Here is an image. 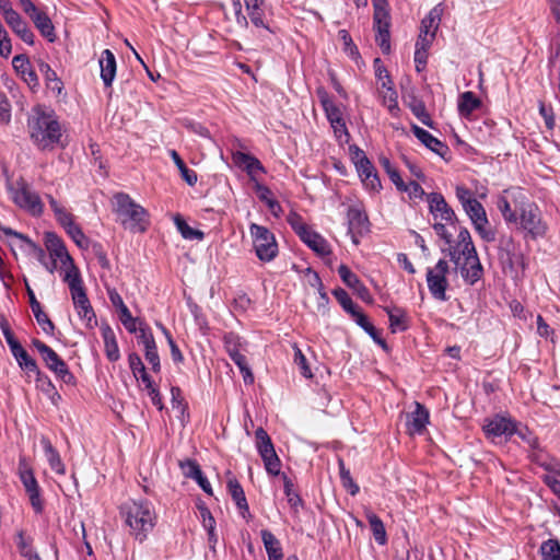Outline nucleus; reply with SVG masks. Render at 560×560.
Listing matches in <instances>:
<instances>
[{
	"instance_id": "10",
	"label": "nucleus",
	"mask_w": 560,
	"mask_h": 560,
	"mask_svg": "<svg viewBox=\"0 0 560 560\" xmlns=\"http://www.w3.org/2000/svg\"><path fill=\"white\" fill-rule=\"evenodd\" d=\"M527 198L521 188H510L505 189L498 197L495 205L504 221L508 224H513V222L517 221L521 206H523Z\"/></svg>"
},
{
	"instance_id": "22",
	"label": "nucleus",
	"mask_w": 560,
	"mask_h": 560,
	"mask_svg": "<svg viewBox=\"0 0 560 560\" xmlns=\"http://www.w3.org/2000/svg\"><path fill=\"white\" fill-rule=\"evenodd\" d=\"M98 63L101 68V79L104 86L107 89L112 88L117 69L116 58L113 51L109 49L103 50Z\"/></svg>"
},
{
	"instance_id": "9",
	"label": "nucleus",
	"mask_w": 560,
	"mask_h": 560,
	"mask_svg": "<svg viewBox=\"0 0 560 560\" xmlns=\"http://www.w3.org/2000/svg\"><path fill=\"white\" fill-rule=\"evenodd\" d=\"M513 224L534 238L544 236L547 230L546 224L541 220L539 208L534 202L528 201V199L521 206L517 221L513 222Z\"/></svg>"
},
{
	"instance_id": "38",
	"label": "nucleus",
	"mask_w": 560,
	"mask_h": 560,
	"mask_svg": "<svg viewBox=\"0 0 560 560\" xmlns=\"http://www.w3.org/2000/svg\"><path fill=\"white\" fill-rule=\"evenodd\" d=\"M338 275L343 281V283L350 289L360 292L361 290L366 292V288L361 282L355 273H353L346 265H340L338 267Z\"/></svg>"
},
{
	"instance_id": "1",
	"label": "nucleus",
	"mask_w": 560,
	"mask_h": 560,
	"mask_svg": "<svg viewBox=\"0 0 560 560\" xmlns=\"http://www.w3.org/2000/svg\"><path fill=\"white\" fill-rule=\"evenodd\" d=\"M442 250L447 252L465 283L474 285L481 279L483 267L479 260L470 233L466 228L458 230L457 241L454 246Z\"/></svg>"
},
{
	"instance_id": "34",
	"label": "nucleus",
	"mask_w": 560,
	"mask_h": 560,
	"mask_svg": "<svg viewBox=\"0 0 560 560\" xmlns=\"http://www.w3.org/2000/svg\"><path fill=\"white\" fill-rule=\"evenodd\" d=\"M18 247L27 257L34 258L38 262L40 261V257H43V247L33 242L27 235H19Z\"/></svg>"
},
{
	"instance_id": "8",
	"label": "nucleus",
	"mask_w": 560,
	"mask_h": 560,
	"mask_svg": "<svg viewBox=\"0 0 560 560\" xmlns=\"http://www.w3.org/2000/svg\"><path fill=\"white\" fill-rule=\"evenodd\" d=\"M248 229L257 258L262 262L273 260L278 255L275 234L268 228L257 223H250Z\"/></svg>"
},
{
	"instance_id": "60",
	"label": "nucleus",
	"mask_w": 560,
	"mask_h": 560,
	"mask_svg": "<svg viewBox=\"0 0 560 560\" xmlns=\"http://www.w3.org/2000/svg\"><path fill=\"white\" fill-rule=\"evenodd\" d=\"M144 357L148 363L151 365L154 372H159L161 369L160 357L158 353L156 345L144 350Z\"/></svg>"
},
{
	"instance_id": "30",
	"label": "nucleus",
	"mask_w": 560,
	"mask_h": 560,
	"mask_svg": "<svg viewBox=\"0 0 560 560\" xmlns=\"http://www.w3.org/2000/svg\"><path fill=\"white\" fill-rule=\"evenodd\" d=\"M269 560H283V552L279 539L268 529L260 532Z\"/></svg>"
},
{
	"instance_id": "46",
	"label": "nucleus",
	"mask_w": 560,
	"mask_h": 560,
	"mask_svg": "<svg viewBox=\"0 0 560 560\" xmlns=\"http://www.w3.org/2000/svg\"><path fill=\"white\" fill-rule=\"evenodd\" d=\"M463 209L471 223L475 221H482L481 219L487 217L483 206L477 199L464 205Z\"/></svg>"
},
{
	"instance_id": "42",
	"label": "nucleus",
	"mask_w": 560,
	"mask_h": 560,
	"mask_svg": "<svg viewBox=\"0 0 560 560\" xmlns=\"http://www.w3.org/2000/svg\"><path fill=\"white\" fill-rule=\"evenodd\" d=\"M282 480H283V490H284V494L288 499V503L290 504L291 509L295 513H298L299 508L302 506V503H303L302 499L299 495V493H296L293 490V482L285 474L282 475Z\"/></svg>"
},
{
	"instance_id": "12",
	"label": "nucleus",
	"mask_w": 560,
	"mask_h": 560,
	"mask_svg": "<svg viewBox=\"0 0 560 560\" xmlns=\"http://www.w3.org/2000/svg\"><path fill=\"white\" fill-rule=\"evenodd\" d=\"M429 212L435 221H444L448 225L455 226L457 215L455 211L448 206L444 196L440 192H430L427 195Z\"/></svg>"
},
{
	"instance_id": "17",
	"label": "nucleus",
	"mask_w": 560,
	"mask_h": 560,
	"mask_svg": "<svg viewBox=\"0 0 560 560\" xmlns=\"http://www.w3.org/2000/svg\"><path fill=\"white\" fill-rule=\"evenodd\" d=\"M247 16L250 23L257 28H264L275 33L266 19V3L264 0H244Z\"/></svg>"
},
{
	"instance_id": "48",
	"label": "nucleus",
	"mask_w": 560,
	"mask_h": 560,
	"mask_svg": "<svg viewBox=\"0 0 560 560\" xmlns=\"http://www.w3.org/2000/svg\"><path fill=\"white\" fill-rule=\"evenodd\" d=\"M340 39L343 43V51L352 60L358 61L360 59V52L358 47L354 45L350 34L346 30L339 31Z\"/></svg>"
},
{
	"instance_id": "6",
	"label": "nucleus",
	"mask_w": 560,
	"mask_h": 560,
	"mask_svg": "<svg viewBox=\"0 0 560 560\" xmlns=\"http://www.w3.org/2000/svg\"><path fill=\"white\" fill-rule=\"evenodd\" d=\"M72 304L82 324L93 329L97 326L94 308L86 295L79 268L72 262Z\"/></svg>"
},
{
	"instance_id": "3",
	"label": "nucleus",
	"mask_w": 560,
	"mask_h": 560,
	"mask_svg": "<svg viewBox=\"0 0 560 560\" xmlns=\"http://www.w3.org/2000/svg\"><path fill=\"white\" fill-rule=\"evenodd\" d=\"M27 124L31 139L39 149H46L59 142L61 129L52 110L42 106L34 107Z\"/></svg>"
},
{
	"instance_id": "27",
	"label": "nucleus",
	"mask_w": 560,
	"mask_h": 560,
	"mask_svg": "<svg viewBox=\"0 0 560 560\" xmlns=\"http://www.w3.org/2000/svg\"><path fill=\"white\" fill-rule=\"evenodd\" d=\"M442 14V4H438L432 8L430 12L422 19L419 34L435 37L441 23Z\"/></svg>"
},
{
	"instance_id": "18",
	"label": "nucleus",
	"mask_w": 560,
	"mask_h": 560,
	"mask_svg": "<svg viewBox=\"0 0 560 560\" xmlns=\"http://www.w3.org/2000/svg\"><path fill=\"white\" fill-rule=\"evenodd\" d=\"M5 23L11 30L26 44H34V34L28 27L27 23L21 18V15L14 10H9L3 15Z\"/></svg>"
},
{
	"instance_id": "33",
	"label": "nucleus",
	"mask_w": 560,
	"mask_h": 560,
	"mask_svg": "<svg viewBox=\"0 0 560 560\" xmlns=\"http://www.w3.org/2000/svg\"><path fill=\"white\" fill-rule=\"evenodd\" d=\"M366 520L375 541L380 546H384L387 542V534L383 521L371 511L366 513Z\"/></svg>"
},
{
	"instance_id": "16",
	"label": "nucleus",
	"mask_w": 560,
	"mask_h": 560,
	"mask_svg": "<svg viewBox=\"0 0 560 560\" xmlns=\"http://www.w3.org/2000/svg\"><path fill=\"white\" fill-rule=\"evenodd\" d=\"M12 199L16 206L34 215L42 213L43 206L38 195L25 186L14 189L12 191Z\"/></svg>"
},
{
	"instance_id": "35",
	"label": "nucleus",
	"mask_w": 560,
	"mask_h": 560,
	"mask_svg": "<svg viewBox=\"0 0 560 560\" xmlns=\"http://www.w3.org/2000/svg\"><path fill=\"white\" fill-rule=\"evenodd\" d=\"M170 156L171 159L173 160V162L175 163V165L177 166L179 173H180V176L189 185V186H194L197 180H198V177H197V173L194 171V170H190L189 167H187V165L185 164V162L182 160L180 155L177 153V151L175 150H170Z\"/></svg>"
},
{
	"instance_id": "13",
	"label": "nucleus",
	"mask_w": 560,
	"mask_h": 560,
	"mask_svg": "<svg viewBox=\"0 0 560 560\" xmlns=\"http://www.w3.org/2000/svg\"><path fill=\"white\" fill-rule=\"evenodd\" d=\"M515 423L516 421L509 417L497 415L486 419L482 429L490 439L502 436L510 439L513 435V431H515Z\"/></svg>"
},
{
	"instance_id": "58",
	"label": "nucleus",
	"mask_w": 560,
	"mask_h": 560,
	"mask_svg": "<svg viewBox=\"0 0 560 560\" xmlns=\"http://www.w3.org/2000/svg\"><path fill=\"white\" fill-rule=\"evenodd\" d=\"M15 360L23 370L27 372H37V364L35 360L28 355L25 349L18 354Z\"/></svg>"
},
{
	"instance_id": "56",
	"label": "nucleus",
	"mask_w": 560,
	"mask_h": 560,
	"mask_svg": "<svg viewBox=\"0 0 560 560\" xmlns=\"http://www.w3.org/2000/svg\"><path fill=\"white\" fill-rule=\"evenodd\" d=\"M400 192H406L411 200L422 199L428 195L417 182L405 184V189H401Z\"/></svg>"
},
{
	"instance_id": "26",
	"label": "nucleus",
	"mask_w": 560,
	"mask_h": 560,
	"mask_svg": "<svg viewBox=\"0 0 560 560\" xmlns=\"http://www.w3.org/2000/svg\"><path fill=\"white\" fill-rule=\"evenodd\" d=\"M21 480L24 485L25 491L28 494L31 504L36 513L42 512L43 502L39 494L38 483L32 474V471H23L21 472Z\"/></svg>"
},
{
	"instance_id": "41",
	"label": "nucleus",
	"mask_w": 560,
	"mask_h": 560,
	"mask_svg": "<svg viewBox=\"0 0 560 560\" xmlns=\"http://www.w3.org/2000/svg\"><path fill=\"white\" fill-rule=\"evenodd\" d=\"M42 443L44 445L45 455L51 469H54L58 474H65V465L61 463V459L57 451L51 446L48 440L44 439Z\"/></svg>"
},
{
	"instance_id": "61",
	"label": "nucleus",
	"mask_w": 560,
	"mask_h": 560,
	"mask_svg": "<svg viewBox=\"0 0 560 560\" xmlns=\"http://www.w3.org/2000/svg\"><path fill=\"white\" fill-rule=\"evenodd\" d=\"M245 172L247 173V175L249 176L250 180L256 183L258 182L256 179V175L257 173H261V174H266V168L265 166L261 164V162L255 158L246 167Z\"/></svg>"
},
{
	"instance_id": "5",
	"label": "nucleus",
	"mask_w": 560,
	"mask_h": 560,
	"mask_svg": "<svg viewBox=\"0 0 560 560\" xmlns=\"http://www.w3.org/2000/svg\"><path fill=\"white\" fill-rule=\"evenodd\" d=\"M115 211L121 220V223L133 232L144 231V219L148 215L147 210L135 202L129 195L118 192L114 196Z\"/></svg>"
},
{
	"instance_id": "55",
	"label": "nucleus",
	"mask_w": 560,
	"mask_h": 560,
	"mask_svg": "<svg viewBox=\"0 0 560 560\" xmlns=\"http://www.w3.org/2000/svg\"><path fill=\"white\" fill-rule=\"evenodd\" d=\"M262 462L269 475L278 476L280 474L281 462L276 452L262 458Z\"/></svg>"
},
{
	"instance_id": "54",
	"label": "nucleus",
	"mask_w": 560,
	"mask_h": 560,
	"mask_svg": "<svg viewBox=\"0 0 560 560\" xmlns=\"http://www.w3.org/2000/svg\"><path fill=\"white\" fill-rule=\"evenodd\" d=\"M262 462L269 475L278 476L280 474L281 462L276 452L262 458Z\"/></svg>"
},
{
	"instance_id": "24",
	"label": "nucleus",
	"mask_w": 560,
	"mask_h": 560,
	"mask_svg": "<svg viewBox=\"0 0 560 560\" xmlns=\"http://www.w3.org/2000/svg\"><path fill=\"white\" fill-rule=\"evenodd\" d=\"M514 434H516L529 447L532 451L529 455L532 460L539 463V453L541 452V448L539 440L534 432L530 431L527 425L516 422L515 431H513V435Z\"/></svg>"
},
{
	"instance_id": "28",
	"label": "nucleus",
	"mask_w": 560,
	"mask_h": 560,
	"mask_svg": "<svg viewBox=\"0 0 560 560\" xmlns=\"http://www.w3.org/2000/svg\"><path fill=\"white\" fill-rule=\"evenodd\" d=\"M383 310L388 315L389 329L393 334L408 329L407 313L398 306H384Z\"/></svg>"
},
{
	"instance_id": "43",
	"label": "nucleus",
	"mask_w": 560,
	"mask_h": 560,
	"mask_svg": "<svg viewBox=\"0 0 560 560\" xmlns=\"http://www.w3.org/2000/svg\"><path fill=\"white\" fill-rule=\"evenodd\" d=\"M338 465H339V475H340V480H341L342 487L351 495L358 494L360 491V488H359L358 483L351 477L350 470L346 468L343 460L339 459Z\"/></svg>"
},
{
	"instance_id": "29",
	"label": "nucleus",
	"mask_w": 560,
	"mask_h": 560,
	"mask_svg": "<svg viewBox=\"0 0 560 560\" xmlns=\"http://www.w3.org/2000/svg\"><path fill=\"white\" fill-rule=\"evenodd\" d=\"M101 331L107 359L112 362L118 361L120 352L114 330L108 325H103Z\"/></svg>"
},
{
	"instance_id": "57",
	"label": "nucleus",
	"mask_w": 560,
	"mask_h": 560,
	"mask_svg": "<svg viewBox=\"0 0 560 560\" xmlns=\"http://www.w3.org/2000/svg\"><path fill=\"white\" fill-rule=\"evenodd\" d=\"M180 468L185 477L194 480L202 472L198 463L192 459H186L185 462H182Z\"/></svg>"
},
{
	"instance_id": "44",
	"label": "nucleus",
	"mask_w": 560,
	"mask_h": 560,
	"mask_svg": "<svg viewBox=\"0 0 560 560\" xmlns=\"http://www.w3.org/2000/svg\"><path fill=\"white\" fill-rule=\"evenodd\" d=\"M542 560H560V544L557 539H548L540 546Z\"/></svg>"
},
{
	"instance_id": "51",
	"label": "nucleus",
	"mask_w": 560,
	"mask_h": 560,
	"mask_svg": "<svg viewBox=\"0 0 560 560\" xmlns=\"http://www.w3.org/2000/svg\"><path fill=\"white\" fill-rule=\"evenodd\" d=\"M224 348L230 355L240 352L242 347V338L234 332H228L223 337Z\"/></svg>"
},
{
	"instance_id": "53",
	"label": "nucleus",
	"mask_w": 560,
	"mask_h": 560,
	"mask_svg": "<svg viewBox=\"0 0 560 560\" xmlns=\"http://www.w3.org/2000/svg\"><path fill=\"white\" fill-rule=\"evenodd\" d=\"M446 225L447 223L444 221H435L432 228L435 234L445 242L447 248H451L455 243L453 242V234L447 231Z\"/></svg>"
},
{
	"instance_id": "39",
	"label": "nucleus",
	"mask_w": 560,
	"mask_h": 560,
	"mask_svg": "<svg viewBox=\"0 0 560 560\" xmlns=\"http://www.w3.org/2000/svg\"><path fill=\"white\" fill-rule=\"evenodd\" d=\"M174 223H175L178 232L185 240H189V241H194V240L202 241L203 240V237H205L203 232L188 225L187 222L180 215H176L174 218Z\"/></svg>"
},
{
	"instance_id": "59",
	"label": "nucleus",
	"mask_w": 560,
	"mask_h": 560,
	"mask_svg": "<svg viewBox=\"0 0 560 560\" xmlns=\"http://www.w3.org/2000/svg\"><path fill=\"white\" fill-rule=\"evenodd\" d=\"M337 141L340 144L348 143L350 140V133L348 131L346 121L330 125Z\"/></svg>"
},
{
	"instance_id": "50",
	"label": "nucleus",
	"mask_w": 560,
	"mask_h": 560,
	"mask_svg": "<svg viewBox=\"0 0 560 560\" xmlns=\"http://www.w3.org/2000/svg\"><path fill=\"white\" fill-rule=\"evenodd\" d=\"M376 35L375 40L380 46L383 54L388 55L390 52V33L389 27L375 28Z\"/></svg>"
},
{
	"instance_id": "25",
	"label": "nucleus",
	"mask_w": 560,
	"mask_h": 560,
	"mask_svg": "<svg viewBox=\"0 0 560 560\" xmlns=\"http://www.w3.org/2000/svg\"><path fill=\"white\" fill-rule=\"evenodd\" d=\"M411 130H412V133L415 135V137L422 144H424L428 149L435 152L440 156H444L445 153L448 151V148L444 143H442L438 138L432 136L425 129H423L417 125H412Z\"/></svg>"
},
{
	"instance_id": "64",
	"label": "nucleus",
	"mask_w": 560,
	"mask_h": 560,
	"mask_svg": "<svg viewBox=\"0 0 560 560\" xmlns=\"http://www.w3.org/2000/svg\"><path fill=\"white\" fill-rule=\"evenodd\" d=\"M455 195H456V198L458 199L459 203L462 205V207H464V205H467L470 201L476 199V198H474L472 192L467 187H465L463 185L456 186Z\"/></svg>"
},
{
	"instance_id": "14",
	"label": "nucleus",
	"mask_w": 560,
	"mask_h": 560,
	"mask_svg": "<svg viewBox=\"0 0 560 560\" xmlns=\"http://www.w3.org/2000/svg\"><path fill=\"white\" fill-rule=\"evenodd\" d=\"M72 242L83 252L86 257H96L104 265L106 256L102 245L85 236L82 231L72 223Z\"/></svg>"
},
{
	"instance_id": "45",
	"label": "nucleus",
	"mask_w": 560,
	"mask_h": 560,
	"mask_svg": "<svg viewBox=\"0 0 560 560\" xmlns=\"http://www.w3.org/2000/svg\"><path fill=\"white\" fill-rule=\"evenodd\" d=\"M482 221L472 222V226L478 235L487 243L493 242L495 240V232L490 226L488 217L481 219Z\"/></svg>"
},
{
	"instance_id": "21",
	"label": "nucleus",
	"mask_w": 560,
	"mask_h": 560,
	"mask_svg": "<svg viewBox=\"0 0 560 560\" xmlns=\"http://www.w3.org/2000/svg\"><path fill=\"white\" fill-rule=\"evenodd\" d=\"M316 94L325 113V116L330 125L346 121L343 118L342 109L332 101V98L324 88H318L316 90Z\"/></svg>"
},
{
	"instance_id": "31",
	"label": "nucleus",
	"mask_w": 560,
	"mask_h": 560,
	"mask_svg": "<svg viewBox=\"0 0 560 560\" xmlns=\"http://www.w3.org/2000/svg\"><path fill=\"white\" fill-rule=\"evenodd\" d=\"M377 96L381 101V104L387 108L388 113L393 117L399 116L400 108L398 105V94L395 88H389L387 90H377Z\"/></svg>"
},
{
	"instance_id": "63",
	"label": "nucleus",
	"mask_w": 560,
	"mask_h": 560,
	"mask_svg": "<svg viewBox=\"0 0 560 560\" xmlns=\"http://www.w3.org/2000/svg\"><path fill=\"white\" fill-rule=\"evenodd\" d=\"M294 361L299 365V368L301 370V374L304 377H306V378L313 377L312 371H311L310 366L307 365L306 358L300 349H296Z\"/></svg>"
},
{
	"instance_id": "36",
	"label": "nucleus",
	"mask_w": 560,
	"mask_h": 560,
	"mask_svg": "<svg viewBox=\"0 0 560 560\" xmlns=\"http://www.w3.org/2000/svg\"><path fill=\"white\" fill-rule=\"evenodd\" d=\"M255 438L256 448L261 459L268 455H272V452H276L270 436L262 428H258L255 431Z\"/></svg>"
},
{
	"instance_id": "40",
	"label": "nucleus",
	"mask_w": 560,
	"mask_h": 560,
	"mask_svg": "<svg viewBox=\"0 0 560 560\" xmlns=\"http://www.w3.org/2000/svg\"><path fill=\"white\" fill-rule=\"evenodd\" d=\"M32 21L44 37L49 42H54V25L46 13L40 12L39 14H35V18Z\"/></svg>"
},
{
	"instance_id": "11",
	"label": "nucleus",
	"mask_w": 560,
	"mask_h": 560,
	"mask_svg": "<svg viewBox=\"0 0 560 560\" xmlns=\"http://www.w3.org/2000/svg\"><path fill=\"white\" fill-rule=\"evenodd\" d=\"M450 267L445 259H440L434 267L427 270V284L431 295L441 302L447 301L446 289L448 287L447 273Z\"/></svg>"
},
{
	"instance_id": "47",
	"label": "nucleus",
	"mask_w": 560,
	"mask_h": 560,
	"mask_svg": "<svg viewBox=\"0 0 560 560\" xmlns=\"http://www.w3.org/2000/svg\"><path fill=\"white\" fill-rule=\"evenodd\" d=\"M376 343L385 347V341L381 338L378 330L370 323L369 318L364 315L358 316L355 322Z\"/></svg>"
},
{
	"instance_id": "23",
	"label": "nucleus",
	"mask_w": 560,
	"mask_h": 560,
	"mask_svg": "<svg viewBox=\"0 0 560 560\" xmlns=\"http://www.w3.org/2000/svg\"><path fill=\"white\" fill-rule=\"evenodd\" d=\"M228 490L236 508L238 509L240 515L243 518L248 520L250 517L249 506L243 487L236 480V478H229Z\"/></svg>"
},
{
	"instance_id": "15",
	"label": "nucleus",
	"mask_w": 560,
	"mask_h": 560,
	"mask_svg": "<svg viewBox=\"0 0 560 560\" xmlns=\"http://www.w3.org/2000/svg\"><path fill=\"white\" fill-rule=\"evenodd\" d=\"M348 231L353 243H358V236L369 231V219L361 206H352L348 209Z\"/></svg>"
},
{
	"instance_id": "20",
	"label": "nucleus",
	"mask_w": 560,
	"mask_h": 560,
	"mask_svg": "<svg viewBox=\"0 0 560 560\" xmlns=\"http://www.w3.org/2000/svg\"><path fill=\"white\" fill-rule=\"evenodd\" d=\"M355 168L368 189L378 191L382 188L376 170L368 158L355 161Z\"/></svg>"
},
{
	"instance_id": "62",
	"label": "nucleus",
	"mask_w": 560,
	"mask_h": 560,
	"mask_svg": "<svg viewBox=\"0 0 560 560\" xmlns=\"http://www.w3.org/2000/svg\"><path fill=\"white\" fill-rule=\"evenodd\" d=\"M129 368L136 378H138V374L145 370V366L141 360V358L137 353H130L128 355Z\"/></svg>"
},
{
	"instance_id": "4",
	"label": "nucleus",
	"mask_w": 560,
	"mask_h": 560,
	"mask_svg": "<svg viewBox=\"0 0 560 560\" xmlns=\"http://www.w3.org/2000/svg\"><path fill=\"white\" fill-rule=\"evenodd\" d=\"M43 257L39 264L49 272H59L63 282L70 285V254L63 240L55 232L47 231L43 235Z\"/></svg>"
},
{
	"instance_id": "49",
	"label": "nucleus",
	"mask_w": 560,
	"mask_h": 560,
	"mask_svg": "<svg viewBox=\"0 0 560 560\" xmlns=\"http://www.w3.org/2000/svg\"><path fill=\"white\" fill-rule=\"evenodd\" d=\"M374 28L390 26V16L387 10L378 3H374Z\"/></svg>"
},
{
	"instance_id": "52",
	"label": "nucleus",
	"mask_w": 560,
	"mask_h": 560,
	"mask_svg": "<svg viewBox=\"0 0 560 560\" xmlns=\"http://www.w3.org/2000/svg\"><path fill=\"white\" fill-rule=\"evenodd\" d=\"M412 114L427 127L433 128V121L430 114L427 112L425 106L422 102H415L411 105Z\"/></svg>"
},
{
	"instance_id": "7",
	"label": "nucleus",
	"mask_w": 560,
	"mask_h": 560,
	"mask_svg": "<svg viewBox=\"0 0 560 560\" xmlns=\"http://www.w3.org/2000/svg\"><path fill=\"white\" fill-rule=\"evenodd\" d=\"M287 221L300 240L318 256L324 257L330 255L331 249L328 242L319 233L308 226L301 215L291 212Z\"/></svg>"
},
{
	"instance_id": "19",
	"label": "nucleus",
	"mask_w": 560,
	"mask_h": 560,
	"mask_svg": "<svg viewBox=\"0 0 560 560\" xmlns=\"http://www.w3.org/2000/svg\"><path fill=\"white\" fill-rule=\"evenodd\" d=\"M429 411L420 402H415V410L407 417V431L410 435H421L429 423Z\"/></svg>"
},
{
	"instance_id": "32",
	"label": "nucleus",
	"mask_w": 560,
	"mask_h": 560,
	"mask_svg": "<svg viewBox=\"0 0 560 560\" xmlns=\"http://www.w3.org/2000/svg\"><path fill=\"white\" fill-rule=\"evenodd\" d=\"M481 105L480 100L474 94V92L467 91L460 94L458 100V112L460 116L468 117L479 108Z\"/></svg>"
},
{
	"instance_id": "37",
	"label": "nucleus",
	"mask_w": 560,
	"mask_h": 560,
	"mask_svg": "<svg viewBox=\"0 0 560 560\" xmlns=\"http://www.w3.org/2000/svg\"><path fill=\"white\" fill-rule=\"evenodd\" d=\"M42 358L45 361L47 368L55 373L59 375H66L68 373L67 364L50 347L42 354Z\"/></svg>"
},
{
	"instance_id": "2",
	"label": "nucleus",
	"mask_w": 560,
	"mask_h": 560,
	"mask_svg": "<svg viewBox=\"0 0 560 560\" xmlns=\"http://www.w3.org/2000/svg\"><path fill=\"white\" fill-rule=\"evenodd\" d=\"M120 515L129 534L139 542L148 539L158 522L153 504L145 499L126 501L120 506Z\"/></svg>"
}]
</instances>
